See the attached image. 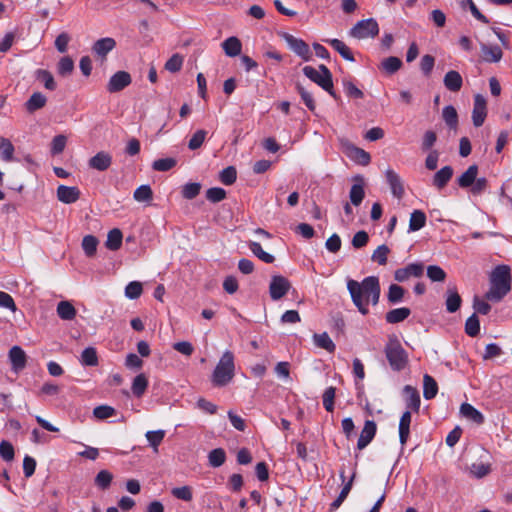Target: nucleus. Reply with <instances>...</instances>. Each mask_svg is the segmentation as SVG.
<instances>
[{
  "mask_svg": "<svg viewBox=\"0 0 512 512\" xmlns=\"http://www.w3.org/2000/svg\"><path fill=\"white\" fill-rule=\"evenodd\" d=\"M482 58L488 63H497L503 57L502 49L498 45H489L482 43L480 45Z\"/></svg>",
  "mask_w": 512,
  "mask_h": 512,
  "instance_id": "17",
  "label": "nucleus"
},
{
  "mask_svg": "<svg viewBox=\"0 0 512 512\" xmlns=\"http://www.w3.org/2000/svg\"><path fill=\"white\" fill-rule=\"evenodd\" d=\"M385 354L391 368L395 371H401L407 364V353L397 341H390L385 348Z\"/></svg>",
  "mask_w": 512,
  "mask_h": 512,
  "instance_id": "5",
  "label": "nucleus"
},
{
  "mask_svg": "<svg viewBox=\"0 0 512 512\" xmlns=\"http://www.w3.org/2000/svg\"><path fill=\"white\" fill-rule=\"evenodd\" d=\"M403 394L405 397L406 407L414 412H418L420 409V395L416 388L406 385L403 388Z\"/></svg>",
  "mask_w": 512,
  "mask_h": 512,
  "instance_id": "20",
  "label": "nucleus"
},
{
  "mask_svg": "<svg viewBox=\"0 0 512 512\" xmlns=\"http://www.w3.org/2000/svg\"><path fill=\"white\" fill-rule=\"evenodd\" d=\"M453 176L451 166H445L437 171L433 177V185L438 189L444 188Z\"/></svg>",
  "mask_w": 512,
  "mask_h": 512,
  "instance_id": "25",
  "label": "nucleus"
},
{
  "mask_svg": "<svg viewBox=\"0 0 512 512\" xmlns=\"http://www.w3.org/2000/svg\"><path fill=\"white\" fill-rule=\"evenodd\" d=\"M184 58L182 55L173 54L165 63V69L171 73H176L181 70Z\"/></svg>",
  "mask_w": 512,
  "mask_h": 512,
  "instance_id": "50",
  "label": "nucleus"
},
{
  "mask_svg": "<svg viewBox=\"0 0 512 512\" xmlns=\"http://www.w3.org/2000/svg\"><path fill=\"white\" fill-rule=\"evenodd\" d=\"M226 191L220 187H213L206 191V198L213 203H217L225 199Z\"/></svg>",
  "mask_w": 512,
  "mask_h": 512,
  "instance_id": "64",
  "label": "nucleus"
},
{
  "mask_svg": "<svg viewBox=\"0 0 512 512\" xmlns=\"http://www.w3.org/2000/svg\"><path fill=\"white\" fill-rule=\"evenodd\" d=\"M465 332L471 337H475L480 332V322L476 314L471 315L465 323Z\"/></svg>",
  "mask_w": 512,
  "mask_h": 512,
  "instance_id": "51",
  "label": "nucleus"
},
{
  "mask_svg": "<svg viewBox=\"0 0 512 512\" xmlns=\"http://www.w3.org/2000/svg\"><path fill=\"white\" fill-rule=\"evenodd\" d=\"M445 87L452 92H457L461 89L463 80L459 72L455 70L448 71L443 79Z\"/></svg>",
  "mask_w": 512,
  "mask_h": 512,
  "instance_id": "23",
  "label": "nucleus"
},
{
  "mask_svg": "<svg viewBox=\"0 0 512 512\" xmlns=\"http://www.w3.org/2000/svg\"><path fill=\"white\" fill-rule=\"evenodd\" d=\"M376 423L372 420H367L364 424V427L360 433L357 447L359 450L364 449L368 444L373 440L376 434Z\"/></svg>",
  "mask_w": 512,
  "mask_h": 512,
  "instance_id": "15",
  "label": "nucleus"
},
{
  "mask_svg": "<svg viewBox=\"0 0 512 512\" xmlns=\"http://www.w3.org/2000/svg\"><path fill=\"white\" fill-rule=\"evenodd\" d=\"M112 479L113 475L108 470H101L95 477V484L98 488L105 490L110 486Z\"/></svg>",
  "mask_w": 512,
  "mask_h": 512,
  "instance_id": "52",
  "label": "nucleus"
},
{
  "mask_svg": "<svg viewBox=\"0 0 512 512\" xmlns=\"http://www.w3.org/2000/svg\"><path fill=\"white\" fill-rule=\"evenodd\" d=\"M346 155L352 161L362 166H367L371 161V156L368 152L354 145L347 146Z\"/></svg>",
  "mask_w": 512,
  "mask_h": 512,
  "instance_id": "19",
  "label": "nucleus"
},
{
  "mask_svg": "<svg viewBox=\"0 0 512 512\" xmlns=\"http://www.w3.org/2000/svg\"><path fill=\"white\" fill-rule=\"evenodd\" d=\"M327 42L347 61H355L351 50L339 39H330Z\"/></svg>",
  "mask_w": 512,
  "mask_h": 512,
  "instance_id": "39",
  "label": "nucleus"
},
{
  "mask_svg": "<svg viewBox=\"0 0 512 512\" xmlns=\"http://www.w3.org/2000/svg\"><path fill=\"white\" fill-rule=\"evenodd\" d=\"M281 38L286 42L290 50H292L297 56L304 61H310L312 59V52L309 45L302 39L293 36L290 33H281Z\"/></svg>",
  "mask_w": 512,
  "mask_h": 512,
  "instance_id": "6",
  "label": "nucleus"
},
{
  "mask_svg": "<svg viewBox=\"0 0 512 512\" xmlns=\"http://www.w3.org/2000/svg\"><path fill=\"white\" fill-rule=\"evenodd\" d=\"M226 461V453L222 448H216L209 452L208 463L213 468L222 466Z\"/></svg>",
  "mask_w": 512,
  "mask_h": 512,
  "instance_id": "42",
  "label": "nucleus"
},
{
  "mask_svg": "<svg viewBox=\"0 0 512 512\" xmlns=\"http://www.w3.org/2000/svg\"><path fill=\"white\" fill-rule=\"evenodd\" d=\"M356 181H358V183L351 186L349 198L353 205L359 206L365 197L364 181L360 176L356 178Z\"/></svg>",
  "mask_w": 512,
  "mask_h": 512,
  "instance_id": "22",
  "label": "nucleus"
},
{
  "mask_svg": "<svg viewBox=\"0 0 512 512\" xmlns=\"http://www.w3.org/2000/svg\"><path fill=\"white\" fill-rule=\"evenodd\" d=\"M207 132L205 130H197L189 140L188 147L191 150H196L202 146L205 141Z\"/></svg>",
  "mask_w": 512,
  "mask_h": 512,
  "instance_id": "58",
  "label": "nucleus"
},
{
  "mask_svg": "<svg viewBox=\"0 0 512 512\" xmlns=\"http://www.w3.org/2000/svg\"><path fill=\"white\" fill-rule=\"evenodd\" d=\"M147 387L148 379L143 373H141L134 378L131 390L134 396L139 398L145 393Z\"/></svg>",
  "mask_w": 512,
  "mask_h": 512,
  "instance_id": "37",
  "label": "nucleus"
},
{
  "mask_svg": "<svg viewBox=\"0 0 512 512\" xmlns=\"http://www.w3.org/2000/svg\"><path fill=\"white\" fill-rule=\"evenodd\" d=\"M438 392V385L433 377L425 374L423 377V396L426 400L433 399Z\"/></svg>",
  "mask_w": 512,
  "mask_h": 512,
  "instance_id": "35",
  "label": "nucleus"
},
{
  "mask_svg": "<svg viewBox=\"0 0 512 512\" xmlns=\"http://www.w3.org/2000/svg\"><path fill=\"white\" fill-rule=\"evenodd\" d=\"M123 235L120 229L114 228L108 232L106 247L111 251L118 250L122 245Z\"/></svg>",
  "mask_w": 512,
  "mask_h": 512,
  "instance_id": "34",
  "label": "nucleus"
},
{
  "mask_svg": "<svg viewBox=\"0 0 512 512\" xmlns=\"http://www.w3.org/2000/svg\"><path fill=\"white\" fill-rule=\"evenodd\" d=\"M234 376V354L230 350H226L223 352L212 372L211 382L215 387H224L233 380Z\"/></svg>",
  "mask_w": 512,
  "mask_h": 512,
  "instance_id": "3",
  "label": "nucleus"
},
{
  "mask_svg": "<svg viewBox=\"0 0 512 512\" xmlns=\"http://www.w3.org/2000/svg\"><path fill=\"white\" fill-rule=\"evenodd\" d=\"M411 412L405 411L399 421V441L402 446L407 443L410 434Z\"/></svg>",
  "mask_w": 512,
  "mask_h": 512,
  "instance_id": "24",
  "label": "nucleus"
},
{
  "mask_svg": "<svg viewBox=\"0 0 512 512\" xmlns=\"http://www.w3.org/2000/svg\"><path fill=\"white\" fill-rule=\"evenodd\" d=\"M424 273V265L422 263H410L405 267L399 268L394 272V278L398 282H405L410 278H419Z\"/></svg>",
  "mask_w": 512,
  "mask_h": 512,
  "instance_id": "9",
  "label": "nucleus"
},
{
  "mask_svg": "<svg viewBox=\"0 0 512 512\" xmlns=\"http://www.w3.org/2000/svg\"><path fill=\"white\" fill-rule=\"evenodd\" d=\"M378 33L379 26L373 18L358 21L350 31L351 36L357 39L373 38Z\"/></svg>",
  "mask_w": 512,
  "mask_h": 512,
  "instance_id": "7",
  "label": "nucleus"
},
{
  "mask_svg": "<svg viewBox=\"0 0 512 512\" xmlns=\"http://www.w3.org/2000/svg\"><path fill=\"white\" fill-rule=\"evenodd\" d=\"M93 415L100 420L110 418L115 415V409L111 406L101 405L97 406L93 410Z\"/></svg>",
  "mask_w": 512,
  "mask_h": 512,
  "instance_id": "62",
  "label": "nucleus"
},
{
  "mask_svg": "<svg viewBox=\"0 0 512 512\" xmlns=\"http://www.w3.org/2000/svg\"><path fill=\"white\" fill-rule=\"evenodd\" d=\"M427 276L433 282H442L446 278V272L438 265L427 267Z\"/></svg>",
  "mask_w": 512,
  "mask_h": 512,
  "instance_id": "54",
  "label": "nucleus"
},
{
  "mask_svg": "<svg viewBox=\"0 0 512 512\" xmlns=\"http://www.w3.org/2000/svg\"><path fill=\"white\" fill-rule=\"evenodd\" d=\"M390 250L388 246L386 245H380L377 247V249L373 252L371 259L374 262H377L379 265H385L387 263V256L389 254Z\"/></svg>",
  "mask_w": 512,
  "mask_h": 512,
  "instance_id": "57",
  "label": "nucleus"
},
{
  "mask_svg": "<svg viewBox=\"0 0 512 512\" xmlns=\"http://www.w3.org/2000/svg\"><path fill=\"white\" fill-rule=\"evenodd\" d=\"M89 167L98 171L107 170L112 164V156L105 151H100L89 159Z\"/></svg>",
  "mask_w": 512,
  "mask_h": 512,
  "instance_id": "16",
  "label": "nucleus"
},
{
  "mask_svg": "<svg viewBox=\"0 0 512 512\" xmlns=\"http://www.w3.org/2000/svg\"><path fill=\"white\" fill-rule=\"evenodd\" d=\"M411 314L408 307L392 309L386 313L385 319L389 324H396L406 320Z\"/></svg>",
  "mask_w": 512,
  "mask_h": 512,
  "instance_id": "26",
  "label": "nucleus"
},
{
  "mask_svg": "<svg viewBox=\"0 0 512 512\" xmlns=\"http://www.w3.org/2000/svg\"><path fill=\"white\" fill-rule=\"evenodd\" d=\"M0 148L2 150V159L4 161H11L14 154V146L9 139L2 138L0 141Z\"/></svg>",
  "mask_w": 512,
  "mask_h": 512,
  "instance_id": "60",
  "label": "nucleus"
},
{
  "mask_svg": "<svg viewBox=\"0 0 512 512\" xmlns=\"http://www.w3.org/2000/svg\"><path fill=\"white\" fill-rule=\"evenodd\" d=\"M477 175H478V167H477V165H471L457 179V183H458V185L461 188H468V187H470L474 183V181L476 180Z\"/></svg>",
  "mask_w": 512,
  "mask_h": 512,
  "instance_id": "32",
  "label": "nucleus"
},
{
  "mask_svg": "<svg viewBox=\"0 0 512 512\" xmlns=\"http://www.w3.org/2000/svg\"><path fill=\"white\" fill-rule=\"evenodd\" d=\"M171 494L183 501H191L193 498L192 489L189 486L175 487L171 490Z\"/></svg>",
  "mask_w": 512,
  "mask_h": 512,
  "instance_id": "59",
  "label": "nucleus"
},
{
  "mask_svg": "<svg viewBox=\"0 0 512 512\" xmlns=\"http://www.w3.org/2000/svg\"><path fill=\"white\" fill-rule=\"evenodd\" d=\"M36 78L43 83L46 89L50 91L56 89V83L54 81L53 75L49 71L43 69L37 70Z\"/></svg>",
  "mask_w": 512,
  "mask_h": 512,
  "instance_id": "47",
  "label": "nucleus"
},
{
  "mask_svg": "<svg viewBox=\"0 0 512 512\" xmlns=\"http://www.w3.org/2000/svg\"><path fill=\"white\" fill-rule=\"evenodd\" d=\"M248 247L252 254L264 263L270 264L274 262L275 257L272 254L265 252L260 243L256 241H249Z\"/></svg>",
  "mask_w": 512,
  "mask_h": 512,
  "instance_id": "33",
  "label": "nucleus"
},
{
  "mask_svg": "<svg viewBox=\"0 0 512 512\" xmlns=\"http://www.w3.org/2000/svg\"><path fill=\"white\" fill-rule=\"evenodd\" d=\"M57 315L62 320H73L77 314L75 307L70 301H60L57 304Z\"/></svg>",
  "mask_w": 512,
  "mask_h": 512,
  "instance_id": "31",
  "label": "nucleus"
},
{
  "mask_svg": "<svg viewBox=\"0 0 512 512\" xmlns=\"http://www.w3.org/2000/svg\"><path fill=\"white\" fill-rule=\"evenodd\" d=\"M291 288L290 281L281 275H273L269 284V294L273 301L283 298Z\"/></svg>",
  "mask_w": 512,
  "mask_h": 512,
  "instance_id": "8",
  "label": "nucleus"
},
{
  "mask_svg": "<svg viewBox=\"0 0 512 512\" xmlns=\"http://www.w3.org/2000/svg\"><path fill=\"white\" fill-rule=\"evenodd\" d=\"M462 303V299L458 294L456 288H448L446 293V309L449 313L456 312Z\"/></svg>",
  "mask_w": 512,
  "mask_h": 512,
  "instance_id": "29",
  "label": "nucleus"
},
{
  "mask_svg": "<svg viewBox=\"0 0 512 512\" xmlns=\"http://www.w3.org/2000/svg\"><path fill=\"white\" fill-rule=\"evenodd\" d=\"M175 165L176 160L174 158H161L153 162L152 168L155 171L165 172L172 169Z\"/></svg>",
  "mask_w": 512,
  "mask_h": 512,
  "instance_id": "55",
  "label": "nucleus"
},
{
  "mask_svg": "<svg viewBox=\"0 0 512 512\" xmlns=\"http://www.w3.org/2000/svg\"><path fill=\"white\" fill-rule=\"evenodd\" d=\"M201 185L199 183H187L182 188V195L185 199H194L200 193Z\"/></svg>",
  "mask_w": 512,
  "mask_h": 512,
  "instance_id": "61",
  "label": "nucleus"
},
{
  "mask_svg": "<svg viewBox=\"0 0 512 512\" xmlns=\"http://www.w3.org/2000/svg\"><path fill=\"white\" fill-rule=\"evenodd\" d=\"M46 101V97L42 93L35 92L27 100L25 107L28 112H34L42 108L46 104Z\"/></svg>",
  "mask_w": 512,
  "mask_h": 512,
  "instance_id": "36",
  "label": "nucleus"
},
{
  "mask_svg": "<svg viewBox=\"0 0 512 512\" xmlns=\"http://www.w3.org/2000/svg\"><path fill=\"white\" fill-rule=\"evenodd\" d=\"M489 458L488 452L483 450L479 457V461L471 464L469 467L470 475L477 479L487 476L491 472V462Z\"/></svg>",
  "mask_w": 512,
  "mask_h": 512,
  "instance_id": "10",
  "label": "nucleus"
},
{
  "mask_svg": "<svg viewBox=\"0 0 512 512\" xmlns=\"http://www.w3.org/2000/svg\"><path fill=\"white\" fill-rule=\"evenodd\" d=\"M385 179L390 187L392 195L397 199H402L405 194L404 183L397 172L388 168L385 171Z\"/></svg>",
  "mask_w": 512,
  "mask_h": 512,
  "instance_id": "11",
  "label": "nucleus"
},
{
  "mask_svg": "<svg viewBox=\"0 0 512 512\" xmlns=\"http://www.w3.org/2000/svg\"><path fill=\"white\" fill-rule=\"evenodd\" d=\"M460 413L463 417L473 421L476 424L484 422L483 414L469 403H463L460 407Z\"/></svg>",
  "mask_w": 512,
  "mask_h": 512,
  "instance_id": "27",
  "label": "nucleus"
},
{
  "mask_svg": "<svg viewBox=\"0 0 512 512\" xmlns=\"http://www.w3.org/2000/svg\"><path fill=\"white\" fill-rule=\"evenodd\" d=\"M83 366H96L98 365V355L94 347L85 348L79 359Z\"/></svg>",
  "mask_w": 512,
  "mask_h": 512,
  "instance_id": "40",
  "label": "nucleus"
},
{
  "mask_svg": "<svg viewBox=\"0 0 512 512\" xmlns=\"http://www.w3.org/2000/svg\"><path fill=\"white\" fill-rule=\"evenodd\" d=\"M405 294L403 287L397 284H391L388 289L387 299L391 304H397L402 302Z\"/></svg>",
  "mask_w": 512,
  "mask_h": 512,
  "instance_id": "46",
  "label": "nucleus"
},
{
  "mask_svg": "<svg viewBox=\"0 0 512 512\" xmlns=\"http://www.w3.org/2000/svg\"><path fill=\"white\" fill-rule=\"evenodd\" d=\"M131 76L128 72L118 71L114 75L111 76L108 84L107 90L110 93H115L123 90L125 87L130 85Z\"/></svg>",
  "mask_w": 512,
  "mask_h": 512,
  "instance_id": "14",
  "label": "nucleus"
},
{
  "mask_svg": "<svg viewBox=\"0 0 512 512\" xmlns=\"http://www.w3.org/2000/svg\"><path fill=\"white\" fill-rule=\"evenodd\" d=\"M426 224V215L420 210H414L409 220V231H418Z\"/></svg>",
  "mask_w": 512,
  "mask_h": 512,
  "instance_id": "38",
  "label": "nucleus"
},
{
  "mask_svg": "<svg viewBox=\"0 0 512 512\" xmlns=\"http://www.w3.org/2000/svg\"><path fill=\"white\" fill-rule=\"evenodd\" d=\"M443 120L451 128L455 129L458 125V114L452 105L445 106L442 111Z\"/></svg>",
  "mask_w": 512,
  "mask_h": 512,
  "instance_id": "43",
  "label": "nucleus"
},
{
  "mask_svg": "<svg viewBox=\"0 0 512 512\" xmlns=\"http://www.w3.org/2000/svg\"><path fill=\"white\" fill-rule=\"evenodd\" d=\"M303 73L307 78L319 85L331 96L335 97V93L333 91L332 74L325 65H320L318 69L312 66H305L303 68Z\"/></svg>",
  "mask_w": 512,
  "mask_h": 512,
  "instance_id": "4",
  "label": "nucleus"
},
{
  "mask_svg": "<svg viewBox=\"0 0 512 512\" xmlns=\"http://www.w3.org/2000/svg\"><path fill=\"white\" fill-rule=\"evenodd\" d=\"M490 287L485 293V299L500 302L511 290V270L507 265L496 266L489 278Z\"/></svg>",
  "mask_w": 512,
  "mask_h": 512,
  "instance_id": "2",
  "label": "nucleus"
},
{
  "mask_svg": "<svg viewBox=\"0 0 512 512\" xmlns=\"http://www.w3.org/2000/svg\"><path fill=\"white\" fill-rule=\"evenodd\" d=\"M487 116L486 99L481 95L477 94L474 97V106L472 111V121L475 127L483 125Z\"/></svg>",
  "mask_w": 512,
  "mask_h": 512,
  "instance_id": "13",
  "label": "nucleus"
},
{
  "mask_svg": "<svg viewBox=\"0 0 512 512\" xmlns=\"http://www.w3.org/2000/svg\"><path fill=\"white\" fill-rule=\"evenodd\" d=\"M115 46L116 41L113 38L105 37L97 40L94 43L92 50L97 56L105 58L107 54L115 48Z\"/></svg>",
  "mask_w": 512,
  "mask_h": 512,
  "instance_id": "21",
  "label": "nucleus"
},
{
  "mask_svg": "<svg viewBox=\"0 0 512 512\" xmlns=\"http://www.w3.org/2000/svg\"><path fill=\"white\" fill-rule=\"evenodd\" d=\"M143 292V287L141 282L132 281L129 282L125 287V296L128 299L135 300L138 299Z\"/></svg>",
  "mask_w": 512,
  "mask_h": 512,
  "instance_id": "49",
  "label": "nucleus"
},
{
  "mask_svg": "<svg viewBox=\"0 0 512 512\" xmlns=\"http://www.w3.org/2000/svg\"><path fill=\"white\" fill-rule=\"evenodd\" d=\"M74 69L73 60L66 56L60 59L58 63V73L62 76H67L72 73Z\"/></svg>",
  "mask_w": 512,
  "mask_h": 512,
  "instance_id": "63",
  "label": "nucleus"
},
{
  "mask_svg": "<svg viewBox=\"0 0 512 512\" xmlns=\"http://www.w3.org/2000/svg\"><path fill=\"white\" fill-rule=\"evenodd\" d=\"M8 358L11 363V369L15 373L22 371L27 364V355L20 346H13L8 352Z\"/></svg>",
  "mask_w": 512,
  "mask_h": 512,
  "instance_id": "12",
  "label": "nucleus"
},
{
  "mask_svg": "<svg viewBox=\"0 0 512 512\" xmlns=\"http://www.w3.org/2000/svg\"><path fill=\"white\" fill-rule=\"evenodd\" d=\"M336 395V389L335 387H328L325 389L322 400H323V406L328 412H332L334 410V399Z\"/></svg>",
  "mask_w": 512,
  "mask_h": 512,
  "instance_id": "53",
  "label": "nucleus"
},
{
  "mask_svg": "<svg viewBox=\"0 0 512 512\" xmlns=\"http://www.w3.org/2000/svg\"><path fill=\"white\" fill-rule=\"evenodd\" d=\"M402 66V61L398 57L390 56L381 62V69L391 75L397 72Z\"/></svg>",
  "mask_w": 512,
  "mask_h": 512,
  "instance_id": "45",
  "label": "nucleus"
},
{
  "mask_svg": "<svg viewBox=\"0 0 512 512\" xmlns=\"http://www.w3.org/2000/svg\"><path fill=\"white\" fill-rule=\"evenodd\" d=\"M133 197L137 202H150L153 192L149 185H141L134 191Z\"/></svg>",
  "mask_w": 512,
  "mask_h": 512,
  "instance_id": "48",
  "label": "nucleus"
},
{
  "mask_svg": "<svg viewBox=\"0 0 512 512\" xmlns=\"http://www.w3.org/2000/svg\"><path fill=\"white\" fill-rule=\"evenodd\" d=\"M220 181L225 185H231L236 181L237 171L235 167L228 166L220 172Z\"/></svg>",
  "mask_w": 512,
  "mask_h": 512,
  "instance_id": "56",
  "label": "nucleus"
},
{
  "mask_svg": "<svg viewBox=\"0 0 512 512\" xmlns=\"http://www.w3.org/2000/svg\"><path fill=\"white\" fill-rule=\"evenodd\" d=\"M347 289L350 293L353 304L362 315L369 313L368 303L376 305L380 298V283L375 276H368L361 282L353 279L347 281Z\"/></svg>",
  "mask_w": 512,
  "mask_h": 512,
  "instance_id": "1",
  "label": "nucleus"
},
{
  "mask_svg": "<svg viewBox=\"0 0 512 512\" xmlns=\"http://www.w3.org/2000/svg\"><path fill=\"white\" fill-rule=\"evenodd\" d=\"M98 239L93 235H86L82 240V249L87 257H92L97 251Z\"/></svg>",
  "mask_w": 512,
  "mask_h": 512,
  "instance_id": "44",
  "label": "nucleus"
},
{
  "mask_svg": "<svg viewBox=\"0 0 512 512\" xmlns=\"http://www.w3.org/2000/svg\"><path fill=\"white\" fill-rule=\"evenodd\" d=\"M225 54L229 57H236L241 53L242 44L237 37H229L222 43Z\"/></svg>",
  "mask_w": 512,
  "mask_h": 512,
  "instance_id": "30",
  "label": "nucleus"
},
{
  "mask_svg": "<svg viewBox=\"0 0 512 512\" xmlns=\"http://www.w3.org/2000/svg\"><path fill=\"white\" fill-rule=\"evenodd\" d=\"M313 343L318 348L325 349L326 351L333 353L336 349L335 343L332 341L331 337L328 335V333H315L313 335Z\"/></svg>",
  "mask_w": 512,
  "mask_h": 512,
  "instance_id": "28",
  "label": "nucleus"
},
{
  "mask_svg": "<svg viewBox=\"0 0 512 512\" xmlns=\"http://www.w3.org/2000/svg\"><path fill=\"white\" fill-rule=\"evenodd\" d=\"M145 437L149 443V446L152 447L153 451L157 453L158 447L165 437V431L162 429L147 431Z\"/></svg>",
  "mask_w": 512,
  "mask_h": 512,
  "instance_id": "41",
  "label": "nucleus"
},
{
  "mask_svg": "<svg viewBox=\"0 0 512 512\" xmlns=\"http://www.w3.org/2000/svg\"><path fill=\"white\" fill-rule=\"evenodd\" d=\"M80 197V191L77 187L60 185L57 188V198L65 204L76 202Z\"/></svg>",
  "mask_w": 512,
  "mask_h": 512,
  "instance_id": "18",
  "label": "nucleus"
}]
</instances>
